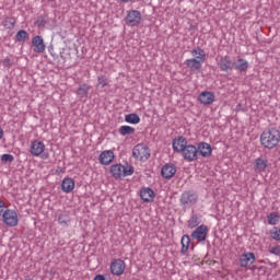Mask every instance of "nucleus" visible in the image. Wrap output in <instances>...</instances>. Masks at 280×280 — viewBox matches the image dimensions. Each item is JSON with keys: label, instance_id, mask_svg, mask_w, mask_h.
<instances>
[{"label": "nucleus", "instance_id": "nucleus-8", "mask_svg": "<svg viewBox=\"0 0 280 280\" xmlns=\"http://www.w3.org/2000/svg\"><path fill=\"white\" fill-rule=\"evenodd\" d=\"M179 202L182 207H194L198 202V195L191 191H185L182 194Z\"/></svg>", "mask_w": 280, "mask_h": 280}, {"label": "nucleus", "instance_id": "nucleus-3", "mask_svg": "<svg viewBox=\"0 0 280 280\" xmlns=\"http://www.w3.org/2000/svg\"><path fill=\"white\" fill-rule=\"evenodd\" d=\"M45 142L33 140L30 145L32 156H40L44 161L49 159V153H45Z\"/></svg>", "mask_w": 280, "mask_h": 280}, {"label": "nucleus", "instance_id": "nucleus-9", "mask_svg": "<svg viewBox=\"0 0 280 280\" xmlns=\"http://www.w3.org/2000/svg\"><path fill=\"white\" fill-rule=\"evenodd\" d=\"M115 161V152L113 150L102 151L98 155V163L108 166Z\"/></svg>", "mask_w": 280, "mask_h": 280}, {"label": "nucleus", "instance_id": "nucleus-42", "mask_svg": "<svg viewBox=\"0 0 280 280\" xmlns=\"http://www.w3.org/2000/svg\"><path fill=\"white\" fill-rule=\"evenodd\" d=\"M48 1H56V0H48Z\"/></svg>", "mask_w": 280, "mask_h": 280}, {"label": "nucleus", "instance_id": "nucleus-7", "mask_svg": "<svg viewBox=\"0 0 280 280\" xmlns=\"http://www.w3.org/2000/svg\"><path fill=\"white\" fill-rule=\"evenodd\" d=\"M182 155L188 163H194V161H198V148L194 144H188Z\"/></svg>", "mask_w": 280, "mask_h": 280}, {"label": "nucleus", "instance_id": "nucleus-23", "mask_svg": "<svg viewBox=\"0 0 280 280\" xmlns=\"http://www.w3.org/2000/svg\"><path fill=\"white\" fill-rule=\"evenodd\" d=\"M268 167V160H264L261 158H258L255 160V170L259 173L266 172Z\"/></svg>", "mask_w": 280, "mask_h": 280}, {"label": "nucleus", "instance_id": "nucleus-18", "mask_svg": "<svg viewBox=\"0 0 280 280\" xmlns=\"http://www.w3.org/2000/svg\"><path fill=\"white\" fill-rule=\"evenodd\" d=\"M161 174L163 176V178H174V176L176 175V166L172 165V164H165L162 167Z\"/></svg>", "mask_w": 280, "mask_h": 280}, {"label": "nucleus", "instance_id": "nucleus-32", "mask_svg": "<svg viewBox=\"0 0 280 280\" xmlns=\"http://www.w3.org/2000/svg\"><path fill=\"white\" fill-rule=\"evenodd\" d=\"M89 91H91V86H89L88 84H82L79 86L78 93H79V95L84 97V96L89 95Z\"/></svg>", "mask_w": 280, "mask_h": 280}, {"label": "nucleus", "instance_id": "nucleus-12", "mask_svg": "<svg viewBox=\"0 0 280 280\" xmlns=\"http://www.w3.org/2000/svg\"><path fill=\"white\" fill-rule=\"evenodd\" d=\"M198 100L203 106H211L215 102V94L213 92L203 91L199 94Z\"/></svg>", "mask_w": 280, "mask_h": 280}, {"label": "nucleus", "instance_id": "nucleus-21", "mask_svg": "<svg viewBox=\"0 0 280 280\" xmlns=\"http://www.w3.org/2000/svg\"><path fill=\"white\" fill-rule=\"evenodd\" d=\"M205 61H199L198 59H187L186 60V66L191 70V71H200L202 69V63Z\"/></svg>", "mask_w": 280, "mask_h": 280}, {"label": "nucleus", "instance_id": "nucleus-13", "mask_svg": "<svg viewBox=\"0 0 280 280\" xmlns=\"http://www.w3.org/2000/svg\"><path fill=\"white\" fill-rule=\"evenodd\" d=\"M126 21L131 26H137L141 23V12L137 10L129 11Z\"/></svg>", "mask_w": 280, "mask_h": 280}, {"label": "nucleus", "instance_id": "nucleus-1", "mask_svg": "<svg viewBox=\"0 0 280 280\" xmlns=\"http://www.w3.org/2000/svg\"><path fill=\"white\" fill-rule=\"evenodd\" d=\"M280 143V131L277 128H268L260 135V145L267 150H273Z\"/></svg>", "mask_w": 280, "mask_h": 280}, {"label": "nucleus", "instance_id": "nucleus-22", "mask_svg": "<svg viewBox=\"0 0 280 280\" xmlns=\"http://www.w3.org/2000/svg\"><path fill=\"white\" fill-rule=\"evenodd\" d=\"M191 56L192 59L199 60V62H205L207 60V54H205V50L200 47L192 49Z\"/></svg>", "mask_w": 280, "mask_h": 280}, {"label": "nucleus", "instance_id": "nucleus-39", "mask_svg": "<svg viewBox=\"0 0 280 280\" xmlns=\"http://www.w3.org/2000/svg\"><path fill=\"white\" fill-rule=\"evenodd\" d=\"M58 222H59V224H67V221L65 220V215L60 214L58 217Z\"/></svg>", "mask_w": 280, "mask_h": 280}, {"label": "nucleus", "instance_id": "nucleus-33", "mask_svg": "<svg viewBox=\"0 0 280 280\" xmlns=\"http://www.w3.org/2000/svg\"><path fill=\"white\" fill-rule=\"evenodd\" d=\"M200 224V221H198V215H192L189 220H188V226L189 229H196V226H198Z\"/></svg>", "mask_w": 280, "mask_h": 280}, {"label": "nucleus", "instance_id": "nucleus-36", "mask_svg": "<svg viewBox=\"0 0 280 280\" xmlns=\"http://www.w3.org/2000/svg\"><path fill=\"white\" fill-rule=\"evenodd\" d=\"M270 255H277L280 256V245H275L269 247Z\"/></svg>", "mask_w": 280, "mask_h": 280}, {"label": "nucleus", "instance_id": "nucleus-27", "mask_svg": "<svg viewBox=\"0 0 280 280\" xmlns=\"http://www.w3.org/2000/svg\"><path fill=\"white\" fill-rule=\"evenodd\" d=\"M119 135L121 137H126L127 135H135V128L128 125H124L118 129Z\"/></svg>", "mask_w": 280, "mask_h": 280}, {"label": "nucleus", "instance_id": "nucleus-2", "mask_svg": "<svg viewBox=\"0 0 280 280\" xmlns=\"http://www.w3.org/2000/svg\"><path fill=\"white\" fill-rule=\"evenodd\" d=\"M109 173L113 178L119 180L120 178H126V176H132L135 168L131 165L124 166V164H114L109 167Z\"/></svg>", "mask_w": 280, "mask_h": 280}, {"label": "nucleus", "instance_id": "nucleus-19", "mask_svg": "<svg viewBox=\"0 0 280 280\" xmlns=\"http://www.w3.org/2000/svg\"><path fill=\"white\" fill-rule=\"evenodd\" d=\"M219 67L221 71H230L231 69H233V61L231 60V57L230 56L221 57L219 61Z\"/></svg>", "mask_w": 280, "mask_h": 280}, {"label": "nucleus", "instance_id": "nucleus-16", "mask_svg": "<svg viewBox=\"0 0 280 280\" xmlns=\"http://www.w3.org/2000/svg\"><path fill=\"white\" fill-rule=\"evenodd\" d=\"M187 139L185 137L180 136L173 140V150L174 152H184V150L187 148Z\"/></svg>", "mask_w": 280, "mask_h": 280}, {"label": "nucleus", "instance_id": "nucleus-25", "mask_svg": "<svg viewBox=\"0 0 280 280\" xmlns=\"http://www.w3.org/2000/svg\"><path fill=\"white\" fill-rule=\"evenodd\" d=\"M182 244V255H187V250H189V245L191 244V238H189V235H184L180 241Z\"/></svg>", "mask_w": 280, "mask_h": 280}, {"label": "nucleus", "instance_id": "nucleus-24", "mask_svg": "<svg viewBox=\"0 0 280 280\" xmlns=\"http://www.w3.org/2000/svg\"><path fill=\"white\" fill-rule=\"evenodd\" d=\"M1 25L4 30H14V25H16V18H4Z\"/></svg>", "mask_w": 280, "mask_h": 280}, {"label": "nucleus", "instance_id": "nucleus-38", "mask_svg": "<svg viewBox=\"0 0 280 280\" xmlns=\"http://www.w3.org/2000/svg\"><path fill=\"white\" fill-rule=\"evenodd\" d=\"M3 67H12V60H10V58H5L2 61Z\"/></svg>", "mask_w": 280, "mask_h": 280}, {"label": "nucleus", "instance_id": "nucleus-17", "mask_svg": "<svg viewBox=\"0 0 280 280\" xmlns=\"http://www.w3.org/2000/svg\"><path fill=\"white\" fill-rule=\"evenodd\" d=\"M197 150H198V153H200V155L203 156V159H208V156H210L213 152L211 144L207 142H200L198 144Z\"/></svg>", "mask_w": 280, "mask_h": 280}, {"label": "nucleus", "instance_id": "nucleus-29", "mask_svg": "<svg viewBox=\"0 0 280 280\" xmlns=\"http://www.w3.org/2000/svg\"><path fill=\"white\" fill-rule=\"evenodd\" d=\"M125 121L127 124H133L137 125L141 121V118L137 114H129L125 116Z\"/></svg>", "mask_w": 280, "mask_h": 280}, {"label": "nucleus", "instance_id": "nucleus-5", "mask_svg": "<svg viewBox=\"0 0 280 280\" xmlns=\"http://www.w3.org/2000/svg\"><path fill=\"white\" fill-rule=\"evenodd\" d=\"M0 218H2V222L7 226H19V213L16 212V210L7 208L5 211L0 215Z\"/></svg>", "mask_w": 280, "mask_h": 280}, {"label": "nucleus", "instance_id": "nucleus-6", "mask_svg": "<svg viewBox=\"0 0 280 280\" xmlns=\"http://www.w3.org/2000/svg\"><path fill=\"white\" fill-rule=\"evenodd\" d=\"M109 270L115 277H121V275L126 272V261L119 258L113 259L109 266Z\"/></svg>", "mask_w": 280, "mask_h": 280}, {"label": "nucleus", "instance_id": "nucleus-4", "mask_svg": "<svg viewBox=\"0 0 280 280\" xmlns=\"http://www.w3.org/2000/svg\"><path fill=\"white\" fill-rule=\"evenodd\" d=\"M132 156L136 159V161H141L142 163H145L148 159H150V148L143 143H139L133 147L132 149Z\"/></svg>", "mask_w": 280, "mask_h": 280}, {"label": "nucleus", "instance_id": "nucleus-20", "mask_svg": "<svg viewBox=\"0 0 280 280\" xmlns=\"http://www.w3.org/2000/svg\"><path fill=\"white\" fill-rule=\"evenodd\" d=\"M140 198L143 202H152V200H154V190L151 188H142L140 190Z\"/></svg>", "mask_w": 280, "mask_h": 280}, {"label": "nucleus", "instance_id": "nucleus-31", "mask_svg": "<svg viewBox=\"0 0 280 280\" xmlns=\"http://www.w3.org/2000/svg\"><path fill=\"white\" fill-rule=\"evenodd\" d=\"M269 235L271 237V240H275L276 242H280V228H272L270 231H269Z\"/></svg>", "mask_w": 280, "mask_h": 280}, {"label": "nucleus", "instance_id": "nucleus-30", "mask_svg": "<svg viewBox=\"0 0 280 280\" xmlns=\"http://www.w3.org/2000/svg\"><path fill=\"white\" fill-rule=\"evenodd\" d=\"M279 220H280V217H279L277 213H275V212L270 213V214L267 217V222H268V224H270L271 226H275V225L279 224Z\"/></svg>", "mask_w": 280, "mask_h": 280}, {"label": "nucleus", "instance_id": "nucleus-41", "mask_svg": "<svg viewBox=\"0 0 280 280\" xmlns=\"http://www.w3.org/2000/svg\"><path fill=\"white\" fill-rule=\"evenodd\" d=\"M0 139H3V129L0 127Z\"/></svg>", "mask_w": 280, "mask_h": 280}, {"label": "nucleus", "instance_id": "nucleus-28", "mask_svg": "<svg viewBox=\"0 0 280 280\" xmlns=\"http://www.w3.org/2000/svg\"><path fill=\"white\" fill-rule=\"evenodd\" d=\"M30 38V34L25 30H21L16 33L15 39L18 43H25Z\"/></svg>", "mask_w": 280, "mask_h": 280}, {"label": "nucleus", "instance_id": "nucleus-35", "mask_svg": "<svg viewBox=\"0 0 280 280\" xmlns=\"http://www.w3.org/2000/svg\"><path fill=\"white\" fill-rule=\"evenodd\" d=\"M2 163H12L14 161V155L12 154H2L1 155Z\"/></svg>", "mask_w": 280, "mask_h": 280}, {"label": "nucleus", "instance_id": "nucleus-34", "mask_svg": "<svg viewBox=\"0 0 280 280\" xmlns=\"http://www.w3.org/2000/svg\"><path fill=\"white\" fill-rule=\"evenodd\" d=\"M97 86H102V89L108 86V79L104 75L97 78Z\"/></svg>", "mask_w": 280, "mask_h": 280}, {"label": "nucleus", "instance_id": "nucleus-26", "mask_svg": "<svg viewBox=\"0 0 280 280\" xmlns=\"http://www.w3.org/2000/svg\"><path fill=\"white\" fill-rule=\"evenodd\" d=\"M235 69L236 71H247L248 70V61L246 59L243 58H238L235 62Z\"/></svg>", "mask_w": 280, "mask_h": 280}, {"label": "nucleus", "instance_id": "nucleus-10", "mask_svg": "<svg viewBox=\"0 0 280 280\" xmlns=\"http://www.w3.org/2000/svg\"><path fill=\"white\" fill-rule=\"evenodd\" d=\"M207 233H209V228L207 225H199L192 232L191 237L198 242H205L207 240Z\"/></svg>", "mask_w": 280, "mask_h": 280}, {"label": "nucleus", "instance_id": "nucleus-14", "mask_svg": "<svg viewBox=\"0 0 280 280\" xmlns=\"http://www.w3.org/2000/svg\"><path fill=\"white\" fill-rule=\"evenodd\" d=\"M32 45L34 47L35 54H44L46 46H45V40L40 35H36L32 39Z\"/></svg>", "mask_w": 280, "mask_h": 280}, {"label": "nucleus", "instance_id": "nucleus-15", "mask_svg": "<svg viewBox=\"0 0 280 280\" xmlns=\"http://www.w3.org/2000/svg\"><path fill=\"white\" fill-rule=\"evenodd\" d=\"M75 189V180L71 177H65L61 182V191L71 194Z\"/></svg>", "mask_w": 280, "mask_h": 280}, {"label": "nucleus", "instance_id": "nucleus-37", "mask_svg": "<svg viewBox=\"0 0 280 280\" xmlns=\"http://www.w3.org/2000/svg\"><path fill=\"white\" fill-rule=\"evenodd\" d=\"M8 209V203H5V201H3V199L0 198V215L5 212Z\"/></svg>", "mask_w": 280, "mask_h": 280}, {"label": "nucleus", "instance_id": "nucleus-11", "mask_svg": "<svg viewBox=\"0 0 280 280\" xmlns=\"http://www.w3.org/2000/svg\"><path fill=\"white\" fill-rule=\"evenodd\" d=\"M255 261H256L255 254L250 252L242 254L238 258L241 268H248V266H253Z\"/></svg>", "mask_w": 280, "mask_h": 280}, {"label": "nucleus", "instance_id": "nucleus-40", "mask_svg": "<svg viewBox=\"0 0 280 280\" xmlns=\"http://www.w3.org/2000/svg\"><path fill=\"white\" fill-rule=\"evenodd\" d=\"M93 280H106L103 275H96Z\"/></svg>", "mask_w": 280, "mask_h": 280}]
</instances>
